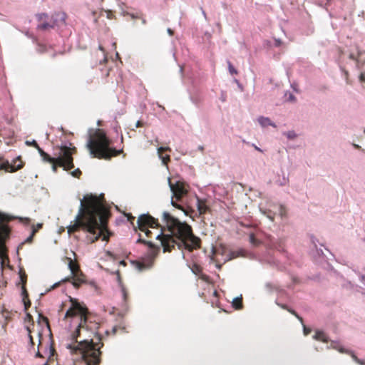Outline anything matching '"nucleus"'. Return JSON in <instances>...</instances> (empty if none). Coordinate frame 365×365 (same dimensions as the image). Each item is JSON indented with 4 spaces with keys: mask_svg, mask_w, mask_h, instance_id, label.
Instances as JSON below:
<instances>
[{
    "mask_svg": "<svg viewBox=\"0 0 365 365\" xmlns=\"http://www.w3.org/2000/svg\"><path fill=\"white\" fill-rule=\"evenodd\" d=\"M36 356L39 357V358L43 357L42 354H41V352L39 351H38L37 353L36 354Z\"/></svg>",
    "mask_w": 365,
    "mask_h": 365,
    "instance_id": "43",
    "label": "nucleus"
},
{
    "mask_svg": "<svg viewBox=\"0 0 365 365\" xmlns=\"http://www.w3.org/2000/svg\"><path fill=\"white\" fill-rule=\"evenodd\" d=\"M168 33L170 35V36H173V31L171 29H168Z\"/></svg>",
    "mask_w": 365,
    "mask_h": 365,
    "instance_id": "44",
    "label": "nucleus"
},
{
    "mask_svg": "<svg viewBox=\"0 0 365 365\" xmlns=\"http://www.w3.org/2000/svg\"><path fill=\"white\" fill-rule=\"evenodd\" d=\"M36 235V230H32L29 237H28L24 242H22L18 247V249H21L25 244H31L33 242L34 237Z\"/></svg>",
    "mask_w": 365,
    "mask_h": 365,
    "instance_id": "20",
    "label": "nucleus"
},
{
    "mask_svg": "<svg viewBox=\"0 0 365 365\" xmlns=\"http://www.w3.org/2000/svg\"><path fill=\"white\" fill-rule=\"evenodd\" d=\"M19 277H20L21 283L22 285L21 286L22 294H26L27 291L26 289V284L27 282V275L23 269H20V270H19Z\"/></svg>",
    "mask_w": 365,
    "mask_h": 365,
    "instance_id": "15",
    "label": "nucleus"
},
{
    "mask_svg": "<svg viewBox=\"0 0 365 365\" xmlns=\"http://www.w3.org/2000/svg\"><path fill=\"white\" fill-rule=\"evenodd\" d=\"M59 150L58 157L56 158L59 167H62L65 170H70L73 168V155L77 153L76 148L62 145L60 147Z\"/></svg>",
    "mask_w": 365,
    "mask_h": 365,
    "instance_id": "7",
    "label": "nucleus"
},
{
    "mask_svg": "<svg viewBox=\"0 0 365 365\" xmlns=\"http://www.w3.org/2000/svg\"><path fill=\"white\" fill-rule=\"evenodd\" d=\"M38 347L39 348L40 346H41L42 344V332L40 331H38Z\"/></svg>",
    "mask_w": 365,
    "mask_h": 365,
    "instance_id": "33",
    "label": "nucleus"
},
{
    "mask_svg": "<svg viewBox=\"0 0 365 365\" xmlns=\"http://www.w3.org/2000/svg\"><path fill=\"white\" fill-rule=\"evenodd\" d=\"M291 136H292V134H289L288 135V137H291Z\"/></svg>",
    "mask_w": 365,
    "mask_h": 365,
    "instance_id": "54",
    "label": "nucleus"
},
{
    "mask_svg": "<svg viewBox=\"0 0 365 365\" xmlns=\"http://www.w3.org/2000/svg\"><path fill=\"white\" fill-rule=\"evenodd\" d=\"M333 347L338 350L340 353H343V354H349L351 358L354 359V361L355 362L358 361H359V358L354 354V353L352 351H350V350H346L344 349V348L338 346V345H334Z\"/></svg>",
    "mask_w": 365,
    "mask_h": 365,
    "instance_id": "16",
    "label": "nucleus"
},
{
    "mask_svg": "<svg viewBox=\"0 0 365 365\" xmlns=\"http://www.w3.org/2000/svg\"><path fill=\"white\" fill-rule=\"evenodd\" d=\"M169 186L173 192L171 204L173 207L182 210L186 215H189V210H185L182 206L178 204L176 201H180L188 192V185L182 181H177L173 184L170 179H168Z\"/></svg>",
    "mask_w": 365,
    "mask_h": 365,
    "instance_id": "6",
    "label": "nucleus"
},
{
    "mask_svg": "<svg viewBox=\"0 0 365 365\" xmlns=\"http://www.w3.org/2000/svg\"><path fill=\"white\" fill-rule=\"evenodd\" d=\"M71 175L75 178H79L81 175V171L79 168H77L71 173Z\"/></svg>",
    "mask_w": 365,
    "mask_h": 365,
    "instance_id": "30",
    "label": "nucleus"
},
{
    "mask_svg": "<svg viewBox=\"0 0 365 365\" xmlns=\"http://www.w3.org/2000/svg\"><path fill=\"white\" fill-rule=\"evenodd\" d=\"M143 126V123L140 120H138L137 123H136V128H140V127H142Z\"/></svg>",
    "mask_w": 365,
    "mask_h": 365,
    "instance_id": "39",
    "label": "nucleus"
},
{
    "mask_svg": "<svg viewBox=\"0 0 365 365\" xmlns=\"http://www.w3.org/2000/svg\"><path fill=\"white\" fill-rule=\"evenodd\" d=\"M303 327H304V335H308L310 332H311V329L309 328H307L304 324V323L302 324Z\"/></svg>",
    "mask_w": 365,
    "mask_h": 365,
    "instance_id": "34",
    "label": "nucleus"
},
{
    "mask_svg": "<svg viewBox=\"0 0 365 365\" xmlns=\"http://www.w3.org/2000/svg\"><path fill=\"white\" fill-rule=\"evenodd\" d=\"M111 141L102 129H97L90 135L87 143V148L93 158L104 160H110L123 153V148L117 150L110 147Z\"/></svg>",
    "mask_w": 365,
    "mask_h": 365,
    "instance_id": "4",
    "label": "nucleus"
},
{
    "mask_svg": "<svg viewBox=\"0 0 365 365\" xmlns=\"http://www.w3.org/2000/svg\"><path fill=\"white\" fill-rule=\"evenodd\" d=\"M50 163L52 164V170L54 173L57 171L58 165V162L56 160V158L54 159L53 162H51Z\"/></svg>",
    "mask_w": 365,
    "mask_h": 365,
    "instance_id": "29",
    "label": "nucleus"
},
{
    "mask_svg": "<svg viewBox=\"0 0 365 365\" xmlns=\"http://www.w3.org/2000/svg\"><path fill=\"white\" fill-rule=\"evenodd\" d=\"M228 69L231 75H237L238 73L237 71L234 68L232 63L230 61H227Z\"/></svg>",
    "mask_w": 365,
    "mask_h": 365,
    "instance_id": "25",
    "label": "nucleus"
},
{
    "mask_svg": "<svg viewBox=\"0 0 365 365\" xmlns=\"http://www.w3.org/2000/svg\"><path fill=\"white\" fill-rule=\"evenodd\" d=\"M169 151L171 152V148L170 147H159L158 148V155L159 158L161 159L162 163L165 165H168V163L170 161V155H164V152Z\"/></svg>",
    "mask_w": 365,
    "mask_h": 365,
    "instance_id": "11",
    "label": "nucleus"
},
{
    "mask_svg": "<svg viewBox=\"0 0 365 365\" xmlns=\"http://www.w3.org/2000/svg\"><path fill=\"white\" fill-rule=\"evenodd\" d=\"M253 147L255 148V149L256 150H257V151H259V152L262 153V150L259 147H257V145H253Z\"/></svg>",
    "mask_w": 365,
    "mask_h": 365,
    "instance_id": "42",
    "label": "nucleus"
},
{
    "mask_svg": "<svg viewBox=\"0 0 365 365\" xmlns=\"http://www.w3.org/2000/svg\"><path fill=\"white\" fill-rule=\"evenodd\" d=\"M71 307L66 311L63 319L78 318V326L75 331L72 334V339L76 343V345L71 348L76 351H79L82 355L83 361L81 365H100L101 351L103 343L101 341V337L98 335V341L94 343L92 339L78 341L81 336V331H96L99 328L98 323H93L88 321V308L79 303L77 299L71 298Z\"/></svg>",
    "mask_w": 365,
    "mask_h": 365,
    "instance_id": "3",
    "label": "nucleus"
},
{
    "mask_svg": "<svg viewBox=\"0 0 365 365\" xmlns=\"http://www.w3.org/2000/svg\"><path fill=\"white\" fill-rule=\"evenodd\" d=\"M26 330L28 331V335H29V344H31V346H34V342L33 336L31 335V330L30 329V328L29 327H26Z\"/></svg>",
    "mask_w": 365,
    "mask_h": 365,
    "instance_id": "27",
    "label": "nucleus"
},
{
    "mask_svg": "<svg viewBox=\"0 0 365 365\" xmlns=\"http://www.w3.org/2000/svg\"><path fill=\"white\" fill-rule=\"evenodd\" d=\"M163 227L157 218L150 214L140 215L137 220V228L144 232L148 238L152 237V232L148 228H160L155 238L160 242L163 252H171L175 246L179 250L185 249L190 252L201 247V240L193 234L192 228L186 222H180L168 212L163 213ZM136 230V227H135Z\"/></svg>",
    "mask_w": 365,
    "mask_h": 365,
    "instance_id": "1",
    "label": "nucleus"
},
{
    "mask_svg": "<svg viewBox=\"0 0 365 365\" xmlns=\"http://www.w3.org/2000/svg\"><path fill=\"white\" fill-rule=\"evenodd\" d=\"M357 364L360 365H365V362L363 360L359 359L358 361H356Z\"/></svg>",
    "mask_w": 365,
    "mask_h": 365,
    "instance_id": "41",
    "label": "nucleus"
},
{
    "mask_svg": "<svg viewBox=\"0 0 365 365\" xmlns=\"http://www.w3.org/2000/svg\"><path fill=\"white\" fill-rule=\"evenodd\" d=\"M258 122L262 127H267L268 125H271L274 128L277 127L269 118L261 116L258 118Z\"/></svg>",
    "mask_w": 365,
    "mask_h": 365,
    "instance_id": "17",
    "label": "nucleus"
},
{
    "mask_svg": "<svg viewBox=\"0 0 365 365\" xmlns=\"http://www.w3.org/2000/svg\"><path fill=\"white\" fill-rule=\"evenodd\" d=\"M57 16H60L61 20H65V14H55L51 16L49 19V16L47 14H38L36 15L38 24V29L41 30H48L50 29L54 28L57 25Z\"/></svg>",
    "mask_w": 365,
    "mask_h": 365,
    "instance_id": "8",
    "label": "nucleus"
},
{
    "mask_svg": "<svg viewBox=\"0 0 365 365\" xmlns=\"http://www.w3.org/2000/svg\"><path fill=\"white\" fill-rule=\"evenodd\" d=\"M128 220L130 222V223L133 225V221L135 220V217H133V216H132L131 215H130L128 217Z\"/></svg>",
    "mask_w": 365,
    "mask_h": 365,
    "instance_id": "36",
    "label": "nucleus"
},
{
    "mask_svg": "<svg viewBox=\"0 0 365 365\" xmlns=\"http://www.w3.org/2000/svg\"><path fill=\"white\" fill-rule=\"evenodd\" d=\"M7 267V262H6V260H4V267Z\"/></svg>",
    "mask_w": 365,
    "mask_h": 365,
    "instance_id": "51",
    "label": "nucleus"
},
{
    "mask_svg": "<svg viewBox=\"0 0 365 365\" xmlns=\"http://www.w3.org/2000/svg\"><path fill=\"white\" fill-rule=\"evenodd\" d=\"M23 167V163L20 161V163L16 166L15 165L9 164L8 162L3 163L0 165V168L4 170L6 172L14 173L21 169Z\"/></svg>",
    "mask_w": 365,
    "mask_h": 365,
    "instance_id": "12",
    "label": "nucleus"
},
{
    "mask_svg": "<svg viewBox=\"0 0 365 365\" xmlns=\"http://www.w3.org/2000/svg\"><path fill=\"white\" fill-rule=\"evenodd\" d=\"M105 202L103 194L98 196L91 193L84 195L81 200V205L75 220L67 227L68 233L71 235L81 229L92 235L88 237L91 243L95 242L100 237L103 241H108L110 233L107 224L110 212Z\"/></svg>",
    "mask_w": 365,
    "mask_h": 365,
    "instance_id": "2",
    "label": "nucleus"
},
{
    "mask_svg": "<svg viewBox=\"0 0 365 365\" xmlns=\"http://www.w3.org/2000/svg\"><path fill=\"white\" fill-rule=\"evenodd\" d=\"M38 324H43V325L46 326L47 330L49 332L51 339H52V333H51V327L49 325L48 319L46 317L43 316L42 314H39L38 319Z\"/></svg>",
    "mask_w": 365,
    "mask_h": 365,
    "instance_id": "13",
    "label": "nucleus"
},
{
    "mask_svg": "<svg viewBox=\"0 0 365 365\" xmlns=\"http://www.w3.org/2000/svg\"><path fill=\"white\" fill-rule=\"evenodd\" d=\"M14 217L0 212V259L1 268L3 272L4 269V260L7 262V267L11 269L9 264L8 250L6 247V241L9 238L11 230L8 223L12 221Z\"/></svg>",
    "mask_w": 365,
    "mask_h": 365,
    "instance_id": "5",
    "label": "nucleus"
},
{
    "mask_svg": "<svg viewBox=\"0 0 365 365\" xmlns=\"http://www.w3.org/2000/svg\"><path fill=\"white\" fill-rule=\"evenodd\" d=\"M289 100H290L291 101H294L296 100V98L294 97V96H293L292 94H291V95L289 96Z\"/></svg>",
    "mask_w": 365,
    "mask_h": 365,
    "instance_id": "40",
    "label": "nucleus"
},
{
    "mask_svg": "<svg viewBox=\"0 0 365 365\" xmlns=\"http://www.w3.org/2000/svg\"><path fill=\"white\" fill-rule=\"evenodd\" d=\"M60 283H61V282H58V283L54 284L52 286L51 289H55V288H56L57 287H58V286H59Z\"/></svg>",
    "mask_w": 365,
    "mask_h": 365,
    "instance_id": "45",
    "label": "nucleus"
},
{
    "mask_svg": "<svg viewBox=\"0 0 365 365\" xmlns=\"http://www.w3.org/2000/svg\"><path fill=\"white\" fill-rule=\"evenodd\" d=\"M314 339H315L316 340H318V341H322L323 342L328 341L327 336L325 334L324 332H323L322 331H317L314 336Z\"/></svg>",
    "mask_w": 365,
    "mask_h": 365,
    "instance_id": "18",
    "label": "nucleus"
},
{
    "mask_svg": "<svg viewBox=\"0 0 365 365\" xmlns=\"http://www.w3.org/2000/svg\"><path fill=\"white\" fill-rule=\"evenodd\" d=\"M197 207L200 215L205 214L208 210L205 200L198 197L197 198Z\"/></svg>",
    "mask_w": 365,
    "mask_h": 365,
    "instance_id": "14",
    "label": "nucleus"
},
{
    "mask_svg": "<svg viewBox=\"0 0 365 365\" xmlns=\"http://www.w3.org/2000/svg\"><path fill=\"white\" fill-rule=\"evenodd\" d=\"M282 44V41L279 39H275V46H279Z\"/></svg>",
    "mask_w": 365,
    "mask_h": 365,
    "instance_id": "37",
    "label": "nucleus"
},
{
    "mask_svg": "<svg viewBox=\"0 0 365 365\" xmlns=\"http://www.w3.org/2000/svg\"><path fill=\"white\" fill-rule=\"evenodd\" d=\"M117 329H118V327H114L112 329V331H113V334H115L116 332H117Z\"/></svg>",
    "mask_w": 365,
    "mask_h": 365,
    "instance_id": "47",
    "label": "nucleus"
},
{
    "mask_svg": "<svg viewBox=\"0 0 365 365\" xmlns=\"http://www.w3.org/2000/svg\"><path fill=\"white\" fill-rule=\"evenodd\" d=\"M232 306L235 309H240L242 308V298L236 297L232 301Z\"/></svg>",
    "mask_w": 365,
    "mask_h": 365,
    "instance_id": "21",
    "label": "nucleus"
},
{
    "mask_svg": "<svg viewBox=\"0 0 365 365\" xmlns=\"http://www.w3.org/2000/svg\"><path fill=\"white\" fill-rule=\"evenodd\" d=\"M360 78H361V81H365V78H364V75H363V74H361V75L360 76Z\"/></svg>",
    "mask_w": 365,
    "mask_h": 365,
    "instance_id": "50",
    "label": "nucleus"
},
{
    "mask_svg": "<svg viewBox=\"0 0 365 365\" xmlns=\"http://www.w3.org/2000/svg\"><path fill=\"white\" fill-rule=\"evenodd\" d=\"M50 352H51V355L53 356L54 354L55 349L52 345L50 346Z\"/></svg>",
    "mask_w": 365,
    "mask_h": 365,
    "instance_id": "38",
    "label": "nucleus"
},
{
    "mask_svg": "<svg viewBox=\"0 0 365 365\" xmlns=\"http://www.w3.org/2000/svg\"><path fill=\"white\" fill-rule=\"evenodd\" d=\"M282 309L287 310L289 307L286 304H280L279 305Z\"/></svg>",
    "mask_w": 365,
    "mask_h": 365,
    "instance_id": "46",
    "label": "nucleus"
},
{
    "mask_svg": "<svg viewBox=\"0 0 365 365\" xmlns=\"http://www.w3.org/2000/svg\"><path fill=\"white\" fill-rule=\"evenodd\" d=\"M70 279H71V277H66L64 279H63L61 282H70Z\"/></svg>",
    "mask_w": 365,
    "mask_h": 365,
    "instance_id": "49",
    "label": "nucleus"
},
{
    "mask_svg": "<svg viewBox=\"0 0 365 365\" xmlns=\"http://www.w3.org/2000/svg\"><path fill=\"white\" fill-rule=\"evenodd\" d=\"M250 242L254 246H258L260 244V241L255 237L254 233L250 235Z\"/></svg>",
    "mask_w": 365,
    "mask_h": 365,
    "instance_id": "24",
    "label": "nucleus"
},
{
    "mask_svg": "<svg viewBox=\"0 0 365 365\" xmlns=\"http://www.w3.org/2000/svg\"><path fill=\"white\" fill-rule=\"evenodd\" d=\"M287 311L289 312H290L292 314H293L294 316H295L299 320V322L303 324V319L293 309H287Z\"/></svg>",
    "mask_w": 365,
    "mask_h": 365,
    "instance_id": "28",
    "label": "nucleus"
},
{
    "mask_svg": "<svg viewBox=\"0 0 365 365\" xmlns=\"http://www.w3.org/2000/svg\"><path fill=\"white\" fill-rule=\"evenodd\" d=\"M136 243L143 244L150 248L149 257L154 259L160 252V247L155 245L150 240H146L141 238V235L139 234V238L137 240Z\"/></svg>",
    "mask_w": 365,
    "mask_h": 365,
    "instance_id": "10",
    "label": "nucleus"
},
{
    "mask_svg": "<svg viewBox=\"0 0 365 365\" xmlns=\"http://www.w3.org/2000/svg\"><path fill=\"white\" fill-rule=\"evenodd\" d=\"M68 268L71 270L73 279L72 284L76 288H78L86 281V277L81 272L80 267L76 261H73L70 257H66Z\"/></svg>",
    "mask_w": 365,
    "mask_h": 365,
    "instance_id": "9",
    "label": "nucleus"
},
{
    "mask_svg": "<svg viewBox=\"0 0 365 365\" xmlns=\"http://www.w3.org/2000/svg\"><path fill=\"white\" fill-rule=\"evenodd\" d=\"M131 16H132V18H133V19L138 18V17H137V16H135L134 14H132V15H131Z\"/></svg>",
    "mask_w": 365,
    "mask_h": 365,
    "instance_id": "52",
    "label": "nucleus"
},
{
    "mask_svg": "<svg viewBox=\"0 0 365 365\" xmlns=\"http://www.w3.org/2000/svg\"><path fill=\"white\" fill-rule=\"evenodd\" d=\"M26 318H27L29 320H32V319H32V316H31L29 313H28V314H26Z\"/></svg>",
    "mask_w": 365,
    "mask_h": 365,
    "instance_id": "48",
    "label": "nucleus"
},
{
    "mask_svg": "<svg viewBox=\"0 0 365 365\" xmlns=\"http://www.w3.org/2000/svg\"><path fill=\"white\" fill-rule=\"evenodd\" d=\"M122 294L124 301L126 302L128 299V292L125 287H122Z\"/></svg>",
    "mask_w": 365,
    "mask_h": 365,
    "instance_id": "32",
    "label": "nucleus"
},
{
    "mask_svg": "<svg viewBox=\"0 0 365 365\" xmlns=\"http://www.w3.org/2000/svg\"><path fill=\"white\" fill-rule=\"evenodd\" d=\"M23 294V302L24 304V308H25V310L26 311L29 307H30L31 306V302L29 299V294H28V292H26V294Z\"/></svg>",
    "mask_w": 365,
    "mask_h": 365,
    "instance_id": "22",
    "label": "nucleus"
},
{
    "mask_svg": "<svg viewBox=\"0 0 365 365\" xmlns=\"http://www.w3.org/2000/svg\"><path fill=\"white\" fill-rule=\"evenodd\" d=\"M143 21V24H144L146 23V21H145V19H143V21Z\"/></svg>",
    "mask_w": 365,
    "mask_h": 365,
    "instance_id": "53",
    "label": "nucleus"
},
{
    "mask_svg": "<svg viewBox=\"0 0 365 365\" xmlns=\"http://www.w3.org/2000/svg\"><path fill=\"white\" fill-rule=\"evenodd\" d=\"M42 227H43V224L42 223H38L36 225H32V230H36V233L40 229L42 228Z\"/></svg>",
    "mask_w": 365,
    "mask_h": 365,
    "instance_id": "31",
    "label": "nucleus"
},
{
    "mask_svg": "<svg viewBox=\"0 0 365 365\" xmlns=\"http://www.w3.org/2000/svg\"><path fill=\"white\" fill-rule=\"evenodd\" d=\"M38 152L40 154L41 157L42 158L43 160L45 162H47V163L53 162L54 159L56 158L51 157L48 153L44 152L43 150V149H41V148L39 149V150Z\"/></svg>",
    "mask_w": 365,
    "mask_h": 365,
    "instance_id": "19",
    "label": "nucleus"
},
{
    "mask_svg": "<svg viewBox=\"0 0 365 365\" xmlns=\"http://www.w3.org/2000/svg\"><path fill=\"white\" fill-rule=\"evenodd\" d=\"M291 136H292V134H289L288 135V137H291Z\"/></svg>",
    "mask_w": 365,
    "mask_h": 365,
    "instance_id": "55",
    "label": "nucleus"
},
{
    "mask_svg": "<svg viewBox=\"0 0 365 365\" xmlns=\"http://www.w3.org/2000/svg\"><path fill=\"white\" fill-rule=\"evenodd\" d=\"M26 144L27 145L34 147L38 151L39 150V149H41V148L39 147V145H38V143H36V141L35 140H33L32 141L27 140V141H26Z\"/></svg>",
    "mask_w": 365,
    "mask_h": 365,
    "instance_id": "26",
    "label": "nucleus"
},
{
    "mask_svg": "<svg viewBox=\"0 0 365 365\" xmlns=\"http://www.w3.org/2000/svg\"><path fill=\"white\" fill-rule=\"evenodd\" d=\"M192 271L196 275H199V274H200L202 273V268L201 267L200 265L197 264H194L192 265Z\"/></svg>",
    "mask_w": 365,
    "mask_h": 365,
    "instance_id": "23",
    "label": "nucleus"
},
{
    "mask_svg": "<svg viewBox=\"0 0 365 365\" xmlns=\"http://www.w3.org/2000/svg\"><path fill=\"white\" fill-rule=\"evenodd\" d=\"M20 220L21 222H23L24 223H25V224H29L30 221H31V220L29 218H27V217H26V218H20Z\"/></svg>",
    "mask_w": 365,
    "mask_h": 365,
    "instance_id": "35",
    "label": "nucleus"
}]
</instances>
